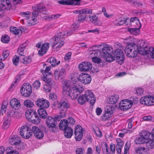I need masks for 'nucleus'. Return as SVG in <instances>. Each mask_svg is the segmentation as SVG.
Segmentation results:
<instances>
[{
  "label": "nucleus",
  "mask_w": 154,
  "mask_h": 154,
  "mask_svg": "<svg viewBox=\"0 0 154 154\" xmlns=\"http://www.w3.org/2000/svg\"><path fill=\"white\" fill-rule=\"evenodd\" d=\"M114 108L111 104H109L105 108V113L103 119V120H107L109 117H112L113 115V111Z\"/></svg>",
  "instance_id": "nucleus-12"
},
{
  "label": "nucleus",
  "mask_w": 154,
  "mask_h": 154,
  "mask_svg": "<svg viewBox=\"0 0 154 154\" xmlns=\"http://www.w3.org/2000/svg\"><path fill=\"white\" fill-rule=\"evenodd\" d=\"M19 133L21 136L25 139L29 138L32 135L31 129L27 126H22L20 130Z\"/></svg>",
  "instance_id": "nucleus-6"
},
{
  "label": "nucleus",
  "mask_w": 154,
  "mask_h": 154,
  "mask_svg": "<svg viewBox=\"0 0 154 154\" xmlns=\"http://www.w3.org/2000/svg\"><path fill=\"white\" fill-rule=\"evenodd\" d=\"M51 68V66H49L46 67L44 71V70H42V72L43 76L44 77H46L50 74L51 73L49 72V71L50 70Z\"/></svg>",
  "instance_id": "nucleus-55"
},
{
  "label": "nucleus",
  "mask_w": 154,
  "mask_h": 154,
  "mask_svg": "<svg viewBox=\"0 0 154 154\" xmlns=\"http://www.w3.org/2000/svg\"><path fill=\"white\" fill-rule=\"evenodd\" d=\"M65 74V69L62 68L60 69H56L55 71L54 76L56 80L59 79H62L64 77Z\"/></svg>",
  "instance_id": "nucleus-19"
},
{
  "label": "nucleus",
  "mask_w": 154,
  "mask_h": 154,
  "mask_svg": "<svg viewBox=\"0 0 154 154\" xmlns=\"http://www.w3.org/2000/svg\"><path fill=\"white\" fill-rule=\"evenodd\" d=\"M141 42L142 43L140 45V49L138 48V53L143 55L149 54V48H148L147 45L145 44L144 41H141Z\"/></svg>",
  "instance_id": "nucleus-16"
},
{
  "label": "nucleus",
  "mask_w": 154,
  "mask_h": 154,
  "mask_svg": "<svg viewBox=\"0 0 154 154\" xmlns=\"http://www.w3.org/2000/svg\"><path fill=\"white\" fill-rule=\"evenodd\" d=\"M119 99V96L117 94H114L111 96L109 99V103L111 104L116 103Z\"/></svg>",
  "instance_id": "nucleus-33"
},
{
  "label": "nucleus",
  "mask_w": 154,
  "mask_h": 154,
  "mask_svg": "<svg viewBox=\"0 0 154 154\" xmlns=\"http://www.w3.org/2000/svg\"><path fill=\"white\" fill-rule=\"evenodd\" d=\"M45 109H39L38 112L40 117L42 119H45L47 118L48 114Z\"/></svg>",
  "instance_id": "nucleus-35"
},
{
  "label": "nucleus",
  "mask_w": 154,
  "mask_h": 154,
  "mask_svg": "<svg viewBox=\"0 0 154 154\" xmlns=\"http://www.w3.org/2000/svg\"><path fill=\"white\" fill-rule=\"evenodd\" d=\"M20 60V56L18 57L15 55L12 59L13 64L15 65H17L19 63V61Z\"/></svg>",
  "instance_id": "nucleus-60"
},
{
  "label": "nucleus",
  "mask_w": 154,
  "mask_h": 154,
  "mask_svg": "<svg viewBox=\"0 0 154 154\" xmlns=\"http://www.w3.org/2000/svg\"><path fill=\"white\" fill-rule=\"evenodd\" d=\"M135 150L137 154H148L146 148L144 147L136 148Z\"/></svg>",
  "instance_id": "nucleus-39"
},
{
  "label": "nucleus",
  "mask_w": 154,
  "mask_h": 154,
  "mask_svg": "<svg viewBox=\"0 0 154 154\" xmlns=\"http://www.w3.org/2000/svg\"><path fill=\"white\" fill-rule=\"evenodd\" d=\"M141 135L144 138V139H145L146 141V139H150V137H151V134L150 132H149L148 131H144L142 132L141 133Z\"/></svg>",
  "instance_id": "nucleus-45"
},
{
  "label": "nucleus",
  "mask_w": 154,
  "mask_h": 154,
  "mask_svg": "<svg viewBox=\"0 0 154 154\" xmlns=\"http://www.w3.org/2000/svg\"><path fill=\"white\" fill-rule=\"evenodd\" d=\"M20 60L21 62L26 64L31 62L32 61L31 57H25L24 55H23L22 54H21V56H20Z\"/></svg>",
  "instance_id": "nucleus-31"
},
{
  "label": "nucleus",
  "mask_w": 154,
  "mask_h": 154,
  "mask_svg": "<svg viewBox=\"0 0 154 154\" xmlns=\"http://www.w3.org/2000/svg\"><path fill=\"white\" fill-rule=\"evenodd\" d=\"M57 107L60 108H66L67 109L70 107V104L67 102L65 101H60L58 104Z\"/></svg>",
  "instance_id": "nucleus-38"
},
{
  "label": "nucleus",
  "mask_w": 154,
  "mask_h": 154,
  "mask_svg": "<svg viewBox=\"0 0 154 154\" xmlns=\"http://www.w3.org/2000/svg\"><path fill=\"white\" fill-rule=\"evenodd\" d=\"M10 104L12 107L16 110H18L21 107L20 101L16 98L12 99L10 101Z\"/></svg>",
  "instance_id": "nucleus-24"
},
{
  "label": "nucleus",
  "mask_w": 154,
  "mask_h": 154,
  "mask_svg": "<svg viewBox=\"0 0 154 154\" xmlns=\"http://www.w3.org/2000/svg\"><path fill=\"white\" fill-rule=\"evenodd\" d=\"M86 100L85 95H83L79 97L78 99V102L80 104L83 105L85 103Z\"/></svg>",
  "instance_id": "nucleus-56"
},
{
  "label": "nucleus",
  "mask_w": 154,
  "mask_h": 154,
  "mask_svg": "<svg viewBox=\"0 0 154 154\" xmlns=\"http://www.w3.org/2000/svg\"><path fill=\"white\" fill-rule=\"evenodd\" d=\"M114 58L122 63L125 60L124 53L121 49L116 48L114 51Z\"/></svg>",
  "instance_id": "nucleus-18"
},
{
  "label": "nucleus",
  "mask_w": 154,
  "mask_h": 154,
  "mask_svg": "<svg viewBox=\"0 0 154 154\" xmlns=\"http://www.w3.org/2000/svg\"><path fill=\"white\" fill-rule=\"evenodd\" d=\"M64 135L67 138H70L72 135L73 130L70 127L63 130Z\"/></svg>",
  "instance_id": "nucleus-34"
},
{
  "label": "nucleus",
  "mask_w": 154,
  "mask_h": 154,
  "mask_svg": "<svg viewBox=\"0 0 154 154\" xmlns=\"http://www.w3.org/2000/svg\"><path fill=\"white\" fill-rule=\"evenodd\" d=\"M80 0H60L58 3L64 5H76L79 3Z\"/></svg>",
  "instance_id": "nucleus-21"
},
{
  "label": "nucleus",
  "mask_w": 154,
  "mask_h": 154,
  "mask_svg": "<svg viewBox=\"0 0 154 154\" xmlns=\"http://www.w3.org/2000/svg\"><path fill=\"white\" fill-rule=\"evenodd\" d=\"M129 20V19L128 18L125 19V18L120 17L115 20L113 23L115 25L121 26L124 23H126L127 21Z\"/></svg>",
  "instance_id": "nucleus-29"
},
{
  "label": "nucleus",
  "mask_w": 154,
  "mask_h": 154,
  "mask_svg": "<svg viewBox=\"0 0 154 154\" xmlns=\"http://www.w3.org/2000/svg\"><path fill=\"white\" fill-rule=\"evenodd\" d=\"M85 152V150L83 148H77L76 150V154H83Z\"/></svg>",
  "instance_id": "nucleus-64"
},
{
  "label": "nucleus",
  "mask_w": 154,
  "mask_h": 154,
  "mask_svg": "<svg viewBox=\"0 0 154 154\" xmlns=\"http://www.w3.org/2000/svg\"><path fill=\"white\" fill-rule=\"evenodd\" d=\"M60 115L62 118H64L66 116V112L67 109L66 108H60Z\"/></svg>",
  "instance_id": "nucleus-57"
},
{
  "label": "nucleus",
  "mask_w": 154,
  "mask_h": 154,
  "mask_svg": "<svg viewBox=\"0 0 154 154\" xmlns=\"http://www.w3.org/2000/svg\"><path fill=\"white\" fill-rule=\"evenodd\" d=\"M146 146L148 149H154V141L150 140L146 142Z\"/></svg>",
  "instance_id": "nucleus-51"
},
{
  "label": "nucleus",
  "mask_w": 154,
  "mask_h": 154,
  "mask_svg": "<svg viewBox=\"0 0 154 154\" xmlns=\"http://www.w3.org/2000/svg\"><path fill=\"white\" fill-rule=\"evenodd\" d=\"M27 46L26 43L25 42L20 45L17 51L18 53L21 56V54L23 55L24 52V51L26 50V47Z\"/></svg>",
  "instance_id": "nucleus-40"
},
{
  "label": "nucleus",
  "mask_w": 154,
  "mask_h": 154,
  "mask_svg": "<svg viewBox=\"0 0 154 154\" xmlns=\"http://www.w3.org/2000/svg\"><path fill=\"white\" fill-rule=\"evenodd\" d=\"M33 11L32 13L31 20L33 21H35V17L39 16L40 13H42L43 14H46V7L42 3H40L34 5L32 7Z\"/></svg>",
  "instance_id": "nucleus-3"
},
{
  "label": "nucleus",
  "mask_w": 154,
  "mask_h": 154,
  "mask_svg": "<svg viewBox=\"0 0 154 154\" xmlns=\"http://www.w3.org/2000/svg\"><path fill=\"white\" fill-rule=\"evenodd\" d=\"M140 103L146 106H151L154 104V97L150 96H145L142 97L140 100Z\"/></svg>",
  "instance_id": "nucleus-8"
},
{
  "label": "nucleus",
  "mask_w": 154,
  "mask_h": 154,
  "mask_svg": "<svg viewBox=\"0 0 154 154\" xmlns=\"http://www.w3.org/2000/svg\"><path fill=\"white\" fill-rule=\"evenodd\" d=\"M35 104L37 106L40 107L39 109H47L50 105L49 101L43 98L37 99L35 101Z\"/></svg>",
  "instance_id": "nucleus-9"
},
{
  "label": "nucleus",
  "mask_w": 154,
  "mask_h": 154,
  "mask_svg": "<svg viewBox=\"0 0 154 154\" xmlns=\"http://www.w3.org/2000/svg\"><path fill=\"white\" fill-rule=\"evenodd\" d=\"M79 70L82 71H87L90 70L92 68V65L89 62H82L79 64Z\"/></svg>",
  "instance_id": "nucleus-17"
},
{
  "label": "nucleus",
  "mask_w": 154,
  "mask_h": 154,
  "mask_svg": "<svg viewBox=\"0 0 154 154\" xmlns=\"http://www.w3.org/2000/svg\"><path fill=\"white\" fill-rule=\"evenodd\" d=\"M84 95L86 101L89 102L92 105L94 104L96 101V99L94 95L91 90H88L85 91Z\"/></svg>",
  "instance_id": "nucleus-10"
},
{
  "label": "nucleus",
  "mask_w": 154,
  "mask_h": 154,
  "mask_svg": "<svg viewBox=\"0 0 154 154\" xmlns=\"http://www.w3.org/2000/svg\"><path fill=\"white\" fill-rule=\"evenodd\" d=\"M10 32L13 34L17 35H19V34L21 33L22 30L21 29L20 30L18 29L16 27H11L10 29Z\"/></svg>",
  "instance_id": "nucleus-47"
},
{
  "label": "nucleus",
  "mask_w": 154,
  "mask_h": 154,
  "mask_svg": "<svg viewBox=\"0 0 154 154\" xmlns=\"http://www.w3.org/2000/svg\"><path fill=\"white\" fill-rule=\"evenodd\" d=\"M79 12L81 14H90L92 13V9L89 8H86L85 9H82L81 10L76 11L74 13L75 14H78Z\"/></svg>",
  "instance_id": "nucleus-36"
},
{
  "label": "nucleus",
  "mask_w": 154,
  "mask_h": 154,
  "mask_svg": "<svg viewBox=\"0 0 154 154\" xmlns=\"http://www.w3.org/2000/svg\"><path fill=\"white\" fill-rule=\"evenodd\" d=\"M11 120V119L9 117H6L3 123V128L5 129H6L9 127L10 124Z\"/></svg>",
  "instance_id": "nucleus-46"
},
{
  "label": "nucleus",
  "mask_w": 154,
  "mask_h": 154,
  "mask_svg": "<svg viewBox=\"0 0 154 154\" xmlns=\"http://www.w3.org/2000/svg\"><path fill=\"white\" fill-rule=\"evenodd\" d=\"M49 48V44L48 42L45 43L39 51L38 54L41 56H43L46 53Z\"/></svg>",
  "instance_id": "nucleus-25"
},
{
  "label": "nucleus",
  "mask_w": 154,
  "mask_h": 154,
  "mask_svg": "<svg viewBox=\"0 0 154 154\" xmlns=\"http://www.w3.org/2000/svg\"><path fill=\"white\" fill-rule=\"evenodd\" d=\"M132 104L129 100H122L119 104V107L122 110H126L130 109L132 106Z\"/></svg>",
  "instance_id": "nucleus-13"
},
{
  "label": "nucleus",
  "mask_w": 154,
  "mask_h": 154,
  "mask_svg": "<svg viewBox=\"0 0 154 154\" xmlns=\"http://www.w3.org/2000/svg\"><path fill=\"white\" fill-rule=\"evenodd\" d=\"M123 142L117 143L116 144V150L117 153L120 154L121 152V149L123 146Z\"/></svg>",
  "instance_id": "nucleus-50"
},
{
  "label": "nucleus",
  "mask_w": 154,
  "mask_h": 154,
  "mask_svg": "<svg viewBox=\"0 0 154 154\" xmlns=\"http://www.w3.org/2000/svg\"><path fill=\"white\" fill-rule=\"evenodd\" d=\"M91 21L96 25L101 26L102 23L99 21V18L95 15L91 16L89 17Z\"/></svg>",
  "instance_id": "nucleus-32"
},
{
  "label": "nucleus",
  "mask_w": 154,
  "mask_h": 154,
  "mask_svg": "<svg viewBox=\"0 0 154 154\" xmlns=\"http://www.w3.org/2000/svg\"><path fill=\"white\" fill-rule=\"evenodd\" d=\"M31 12L29 11L26 12H22L20 13L21 15L23 17H25L26 19H28L31 15Z\"/></svg>",
  "instance_id": "nucleus-63"
},
{
  "label": "nucleus",
  "mask_w": 154,
  "mask_h": 154,
  "mask_svg": "<svg viewBox=\"0 0 154 154\" xmlns=\"http://www.w3.org/2000/svg\"><path fill=\"white\" fill-rule=\"evenodd\" d=\"M75 86V87L70 88L67 93L69 97L72 99H76L78 95L84 90V88L82 86L79 85L78 86Z\"/></svg>",
  "instance_id": "nucleus-4"
},
{
  "label": "nucleus",
  "mask_w": 154,
  "mask_h": 154,
  "mask_svg": "<svg viewBox=\"0 0 154 154\" xmlns=\"http://www.w3.org/2000/svg\"><path fill=\"white\" fill-rule=\"evenodd\" d=\"M9 141L12 145H19L21 142L20 138L17 135L11 137L9 138Z\"/></svg>",
  "instance_id": "nucleus-22"
},
{
  "label": "nucleus",
  "mask_w": 154,
  "mask_h": 154,
  "mask_svg": "<svg viewBox=\"0 0 154 154\" xmlns=\"http://www.w3.org/2000/svg\"><path fill=\"white\" fill-rule=\"evenodd\" d=\"M60 16V15L58 14L48 15L45 16V19L48 20H54L58 18Z\"/></svg>",
  "instance_id": "nucleus-54"
},
{
  "label": "nucleus",
  "mask_w": 154,
  "mask_h": 154,
  "mask_svg": "<svg viewBox=\"0 0 154 154\" xmlns=\"http://www.w3.org/2000/svg\"><path fill=\"white\" fill-rule=\"evenodd\" d=\"M45 122L49 130L51 132H54L57 129L56 122L55 121L54 118L48 116Z\"/></svg>",
  "instance_id": "nucleus-5"
},
{
  "label": "nucleus",
  "mask_w": 154,
  "mask_h": 154,
  "mask_svg": "<svg viewBox=\"0 0 154 154\" xmlns=\"http://www.w3.org/2000/svg\"><path fill=\"white\" fill-rule=\"evenodd\" d=\"M10 0H0V6L5 9L10 8L11 6Z\"/></svg>",
  "instance_id": "nucleus-28"
},
{
  "label": "nucleus",
  "mask_w": 154,
  "mask_h": 154,
  "mask_svg": "<svg viewBox=\"0 0 154 154\" xmlns=\"http://www.w3.org/2000/svg\"><path fill=\"white\" fill-rule=\"evenodd\" d=\"M36 112L34 110L29 109L25 113V116L26 119L31 121L33 117H35Z\"/></svg>",
  "instance_id": "nucleus-27"
},
{
  "label": "nucleus",
  "mask_w": 154,
  "mask_h": 154,
  "mask_svg": "<svg viewBox=\"0 0 154 154\" xmlns=\"http://www.w3.org/2000/svg\"><path fill=\"white\" fill-rule=\"evenodd\" d=\"M79 80L81 83L86 85L90 83L91 78L90 75L87 74L82 73L79 75Z\"/></svg>",
  "instance_id": "nucleus-11"
},
{
  "label": "nucleus",
  "mask_w": 154,
  "mask_h": 154,
  "mask_svg": "<svg viewBox=\"0 0 154 154\" xmlns=\"http://www.w3.org/2000/svg\"><path fill=\"white\" fill-rule=\"evenodd\" d=\"M77 14H79L78 20L82 22L84 21L86 18V16L85 14H81L79 12Z\"/></svg>",
  "instance_id": "nucleus-61"
},
{
  "label": "nucleus",
  "mask_w": 154,
  "mask_h": 154,
  "mask_svg": "<svg viewBox=\"0 0 154 154\" xmlns=\"http://www.w3.org/2000/svg\"><path fill=\"white\" fill-rule=\"evenodd\" d=\"M21 94L26 97L29 96L32 92V87L29 83L24 84L23 85L20 91Z\"/></svg>",
  "instance_id": "nucleus-7"
},
{
  "label": "nucleus",
  "mask_w": 154,
  "mask_h": 154,
  "mask_svg": "<svg viewBox=\"0 0 154 154\" xmlns=\"http://www.w3.org/2000/svg\"><path fill=\"white\" fill-rule=\"evenodd\" d=\"M1 41L3 43H8L10 41L9 37L8 35H5L2 37Z\"/></svg>",
  "instance_id": "nucleus-58"
},
{
  "label": "nucleus",
  "mask_w": 154,
  "mask_h": 154,
  "mask_svg": "<svg viewBox=\"0 0 154 154\" xmlns=\"http://www.w3.org/2000/svg\"><path fill=\"white\" fill-rule=\"evenodd\" d=\"M66 36V32H63L59 33L56 36L52 38L53 39H54L52 45L54 49L58 51L64 45L65 43L64 40Z\"/></svg>",
  "instance_id": "nucleus-1"
},
{
  "label": "nucleus",
  "mask_w": 154,
  "mask_h": 154,
  "mask_svg": "<svg viewBox=\"0 0 154 154\" xmlns=\"http://www.w3.org/2000/svg\"><path fill=\"white\" fill-rule=\"evenodd\" d=\"M82 128L81 126L77 125L75 127V139L76 141H80L83 137Z\"/></svg>",
  "instance_id": "nucleus-15"
},
{
  "label": "nucleus",
  "mask_w": 154,
  "mask_h": 154,
  "mask_svg": "<svg viewBox=\"0 0 154 154\" xmlns=\"http://www.w3.org/2000/svg\"><path fill=\"white\" fill-rule=\"evenodd\" d=\"M128 21H129L131 26H133L136 28H139L140 29L141 26L140 20L137 17H132Z\"/></svg>",
  "instance_id": "nucleus-23"
},
{
  "label": "nucleus",
  "mask_w": 154,
  "mask_h": 154,
  "mask_svg": "<svg viewBox=\"0 0 154 154\" xmlns=\"http://www.w3.org/2000/svg\"><path fill=\"white\" fill-rule=\"evenodd\" d=\"M7 104L3 102L2 103V106L1 107V112L3 115L4 113H5L7 109Z\"/></svg>",
  "instance_id": "nucleus-62"
},
{
  "label": "nucleus",
  "mask_w": 154,
  "mask_h": 154,
  "mask_svg": "<svg viewBox=\"0 0 154 154\" xmlns=\"http://www.w3.org/2000/svg\"><path fill=\"white\" fill-rule=\"evenodd\" d=\"M105 60L109 62H111L114 61L115 59L114 57H113L111 53L109 54V55H106L104 56L103 57Z\"/></svg>",
  "instance_id": "nucleus-53"
},
{
  "label": "nucleus",
  "mask_w": 154,
  "mask_h": 154,
  "mask_svg": "<svg viewBox=\"0 0 154 154\" xmlns=\"http://www.w3.org/2000/svg\"><path fill=\"white\" fill-rule=\"evenodd\" d=\"M97 56L94 55L92 57V60L93 62L98 64L101 62V60L100 58L97 57Z\"/></svg>",
  "instance_id": "nucleus-59"
},
{
  "label": "nucleus",
  "mask_w": 154,
  "mask_h": 154,
  "mask_svg": "<svg viewBox=\"0 0 154 154\" xmlns=\"http://www.w3.org/2000/svg\"><path fill=\"white\" fill-rule=\"evenodd\" d=\"M35 117H33L31 120V121H32V123L35 124H39L41 122V119L40 118L38 117L37 113Z\"/></svg>",
  "instance_id": "nucleus-49"
},
{
  "label": "nucleus",
  "mask_w": 154,
  "mask_h": 154,
  "mask_svg": "<svg viewBox=\"0 0 154 154\" xmlns=\"http://www.w3.org/2000/svg\"><path fill=\"white\" fill-rule=\"evenodd\" d=\"M134 142L137 144H140L146 142L145 139L141 135L140 137H137L135 139Z\"/></svg>",
  "instance_id": "nucleus-44"
},
{
  "label": "nucleus",
  "mask_w": 154,
  "mask_h": 154,
  "mask_svg": "<svg viewBox=\"0 0 154 154\" xmlns=\"http://www.w3.org/2000/svg\"><path fill=\"white\" fill-rule=\"evenodd\" d=\"M112 48L108 45H105L102 49L101 51H100L99 55H100L102 57L106 55H109V53H111L112 52Z\"/></svg>",
  "instance_id": "nucleus-20"
},
{
  "label": "nucleus",
  "mask_w": 154,
  "mask_h": 154,
  "mask_svg": "<svg viewBox=\"0 0 154 154\" xmlns=\"http://www.w3.org/2000/svg\"><path fill=\"white\" fill-rule=\"evenodd\" d=\"M102 149L103 154H110V152L107 143H103Z\"/></svg>",
  "instance_id": "nucleus-41"
},
{
  "label": "nucleus",
  "mask_w": 154,
  "mask_h": 154,
  "mask_svg": "<svg viewBox=\"0 0 154 154\" xmlns=\"http://www.w3.org/2000/svg\"><path fill=\"white\" fill-rule=\"evenodd\" d=\"M48 62H49L53 66H55L58 65L60 63V60L57 61V59L54 57L49 58L47 60Z\"/></svg>",
  "instance_id": "nucleus-37"
},
{
  "label": "nucleus",
  "mask_w": 154,
  "mask_h": 154,
  "mask_svg": "<svg viewBox=\"0 0 154 154\" xmlns=\"http://www.w3.org/2000/svg\"><path fill=\"white\" fill-rule=\"evenodd\" d=\"M32 132L35 138L38 139H42L44 136L43 132L37 126H33L32 128Z\"/></svg>",
  "instance_id": "nucleus-14"
},
{
  "label": "nucleus",
  "mask_w": 154,
  "mask_h": 154,
  "mask_svg": "<svg viewBox=\"0 0 154 154\" xmlns=\"http://www.w3.org/2000/svg\"><path fill=\"white\" fill-rule=\"evenodd\" d=\"M128 31L131 33L135 35H139L140 32L139 28L128 29Z\"/></svg>",
  "instance_id": "nucleus-42"
},
{
  "label": "nucleus",
  "mask_w": 154,
  "mask_h": 154,
  "mask_svg": "<svg viewBox=\"0 0 154 154\" xmlns=\"http://www.w3.org/2000/svg\"><path fill=\"white\" fill-rule=\"evenodd\" d=\"M68 121L66 119H63L60 122L59 128L62 130H63L65 129L69 128L68 127Z\"/></svg>",
  "instance_id": "nucleus-30"
},
{
  "label": "nucleus",
  "mask_w": 154,
  "mask_h": 154,
  "mask_svg": "<svg viewBox=\"0 0 154 154\" xmlns=\"http://www.w3.org/2000/svg\"><path fill=\"white\" fill-rule=\"evenodd\" d=\"M125 54L129 57H134L138 53V46L134 44L129 43L127 45L125 50Z\"/></svg>",
  "instance_id": "nucleus-2"
},
{
  "label": "nucleus",
  "mask_w": 154,
  "mask_h": 154,
  "mask_svg": "<svg viewBox=\"0 0 154 154\" xmlns=\"http://www.w3.org/2000/svg\"><path fill=\"white\" fill-rule=\"evenodd\" d=\"M71 82L69 81H67L64 83V85L63 86V89L64 92L67 93V91L70 89L69 88L71 85Z\"/></svg>",
  "instance_id": "nucleus-43"
},
{
  "label": "nucleus",
  "mask_w": 154,
  "mask_h": 154,
  "mask_svg": "<svg viewBox=\"0 0 154 154\" xmlns=\"http://www.w3.org/2000/svg\"><path fill=\"white\" fill-rule=\"evenodd\" d=\"M24 105L27 107L31 108L34 106V103L32 101L29 100H26L24 102Z\"/></svg>",
  "instance_id": "nucleus-52"
},
{
  "label": "nucleus",
  "mask_w": 154,
  "mask_h": 154,
  "mask_svg": "<svg viewBox=\"0 0 154 154\" xmlns=\"http://www.w3.org/2000/svg\"><path fill=\"white\" fill-rule=\"evenodd\" d=\"M7 154H18L17 151L13 149L11 147H8L6 149Z\"/></svg>",
  "instance_id": "nucleus-48"
},
{
  "label": "nucleus",
  "mask_w": 154,
  "mask_h": 154,
  "mask_svg": "<svg viewBox=\"0 0 154 154\" xmlns=\"http://www.w3.org/2000/svg\"><path fill=\"white\" fill-rule=\"evenodd\" d=\"M96 45H93L91 47L89 48V50L90 51L89 53V55L91 57H93L94 55L98 56L99 55L100 51L98 50Z\"/></svg>",
  "instance_id": "nucleus-26"
}]
</instances>
